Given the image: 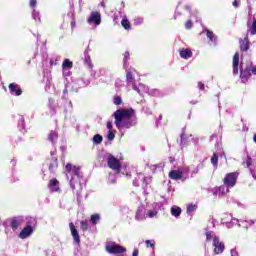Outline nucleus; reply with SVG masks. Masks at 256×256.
Masks as SVG:
<instances>
[{
    "label": "nucleus",
    "instance_id": "1",
    "mask_svg": "<svg viewBox=\"0 0 256 256\" xmlns=\"http://www.w3.org/2000/svg\"><path fill=\"white\" fill-rule=\"evenodd\" d=\"M112 117H114L115 126L120 133H123L133 127H137V114H135V110L133 108H120L113 113Z\"/></svg>",
    "mask_w": 256,
    "mask_h": 256
},
{
    "label": "nucleus",
    "instance_id": "2",
    "mask_svg": "<svg viewBox=\"0 0 256 256\" xmlns=\"http://www.w3.org/2000/svg\"><path fill=\"white\" fill-rule=\"evenodd\" d=\"M65 173L71 189L75 190L77 187H79V189H83L81 186L83 174L81 173V168L79 166H73V164L68 163L65 167Z\"/></svg>",
    "mask_w": 256,
    "mask_h": 256
},
{
    "label": "nucleus",
    "instance_id": "3",
    "mask_svg": "<svg viewBox=\"0 0 256 256\" xmlns=\"http://www.w3.org/2000/svg\"><path fill=\"white\" fill-rule=\"evenodd\" d=\"M252 75H256V66H253V61L251 59L246 62L242 60L240 65L241 81L247 83Z\"/></svg>",
    "mask_w": 256,
    "mask_h": 256
},
{
    "label": "nucleus",
    "instance_id": "4",
    "mask_svg": "<svg viewBox=\"0 0 256 256\" xmlns=\"http://www.w3.org/2000/svg\"><path fill=\"white\" fill-rule=\"evenodd\" d=\"M84 63L90 70V75L93 79H99L101 75H105V69H100L99 71L93 70V62H91V56H89V48L84 51Z\"/></svg>",
    "mask_w": 256,
    "mask_h": 256
},
{
    "label": "nucleus",
    "instance_id": "5",
    "mask_svg": "<svg viewBox=\"0 0 256 256\" xmlns=\"http://www.w3.org/2000/svg\"><path fill=\"white\" fill-rule=\"evenodd\" d=\"M126 83L128 89H133L139 84V74L133 68L126 69Z\"/></svg>",
    "mask_w": 256,
    "mask_h": 256
},
{
    "label": "nucleus",
    "instance_id": "6",
    "mask_svg": "<svg viewBox=\"0 0 256 256\" xmlns=\"http://www.w3.org/2000/svg\"><path fill=\"white\" fill-rule=\"evenodd\" d=\"M81 87H87V83L83 81V79L78 78L76 80H72L71 82L65 84L64 95H67L69 90L77 93Z\"/></svg>",
    "mask_w": 256,
    "mask_h": 256
},
{
    "label": "nucleus",
    "instance_id": "7",
    "mask_svg": "<svg viewBox=\"0 0 256 256\" xmlns=\"http://www.w3.org/2000/svg\"><path fill=\"white\" fill-rule=\"evenodd\" d=\"M237 223H243L244 227L248 229L249 224L255 225V220L243 221V220L235 219L231 215L228 216V220L227 218H222V224L226 225L227 229H231L234 225H237Z\"/></svg>",
    "mask_w": 256,
    "mask_h": 256
},
{
    "label": "nucleus",
    "instance_id": "8",
    "mask_svg": "<svg viewBox=\"0 0 256 256\" xmlns=\"http://www.w3.org/2000/svg\"><path fill=\"white\" fill-rule=\"evenodd\" d=\"M106 251L111 255H121L127 251V249L115 242H108L106 244Z\"/></svg>",
    "mask_w": 256,
    "mask_h": 256
},
{
    "label": "nucleus",
    "instance_id": "9",
    "mask_svg": "<svg viewBox=\"0 0 256 256\" xmlns=\"http://www.w3.org/2000/svg\"><path fill=\"white\" fill-rule=\"evenodd\" d=\"M184 171L186 174L181 170H172L169 172V177L174 181H185V179H189V167H186Z\"/></svg>",
    "mask_w": 256,
    "mask_h": 256
},
{
    "label": "nucleus",
    "instance_id": "10",
    "mask_svg": "<svg viewBox=\"0 0 256 256\" xmlns=\"http://www.w3.org/2000/svg\"><path fill=\"white\" fill-rule=\"evenodd\" d=\"M104 158L108 163V167L116 171V174L119 175V169H121V162L109 153H106Z\"/></svg>",
    "mask_w": 256,
    "mask_h": 256
},
{
    "label": "nucleus",
    "instance_id": "11",
    "mask_svg": "<svg viewBox=\"0 0 256 256\" xmlns=\"http://www.w3.org/2000/svg\"><path fill=\"white\" fill-rule=\"evenodd\" d=\"M212 247L214 255H221L223 254V251H225V243L221 241V238L219 236H214V239L212 241Z\"/></svg>",
    "mask_w": 256,
    "mask_h": 256
},
{
    "label": "nucleus",
    "instance_id": "12",
    "mask_svg": "<svg viewBox=\"0 0 256 256\" xmlns=\"http://www.w3.org/2000/svg\"><path fill=\"white\" fill-rule=\"evenodd\" d=\"M214 227H215V219L212 218L209 220L208 226L205 229L207 243H209V241L213 242V239H215V237H219V235H216V233L213 232Z\"/></svg>",
    "mask_w": 256,
    "mask_h": 256
},
{
    "label": "nucleus",
    "instance_id": "13",
    "mask_svg": "<svg viewBox=\"0 0 256 256\" xmlns=\"http://www.w3.org/2000/svg\"><path fill=\"white\" fill-rule=\"evenodd\" d=\"M87 23L88 25H92L93 29L99 27V25H101V13L97 11L91 12L87 19Z\"/></svg>",
    "mask_w": 256,
    "mask_h": 256
},
{
    "label": "nucleus",
    "instance_id": "14",
    "mask_svg": "<svg viewBox=\"0 0 256 256\" xmlns=\"http://www.w3.org/2000/svg\"><path fill=\"white\" fill-rule=\"evenodd\" d=\"M152 208L146 210V218L149 217L150 219H153V217H157V214L161 209H163V203L162 202H154L151 205Z\"/></svg>",
    "mask_w": 256,
    "mask_h": 256
},
{
    "label": "nucleus",
    "instance_id": "15",
    "mask_svg": "<svg viewBox=\"0 0 256 256\" xmlns=\"http://www.w3.org/2000/svg\"><path fill=\"white\" fill-rule=\"evenodd\" d=\"M191 142L194 145H197V143H199V138H194L193 135L187 136L185 133L181 134V142H180L181 149H183L184 147H187Z\"/></svg>",
    "mask_w": 256,
    "mask_h": 256
},
{
    "label": "nucleus",
    "instance_id": "16",
    "mask_svg": "<svg viewBox=\"0 0 256 256\" xmlns=\"http://www.w3.org/2000/svg\"><path fill=\"white\" fill-rule=\"evenodd\" d=\"M61 101H62V105H61V102H58L57 103L58 107H63L66 113H71V111H73V102H71V100L68 99L67 94H65L64 92H63Z\"/></svg>",
    "mask_w": 256,
    "mask_h": 256
},
{
    "label": "nucleus",
    "instance_id": "17",
    "mask_svg": "<svg viewBox=\"0 0 256 256\" xmlns=\"http://www.w3.org/2000/svg\"><path fill=\"white\" fill-rule=\"evenodd\" d=\"M237 177H239V173H237V172H232V173L226 174V176L224 178V185L226 187L233 188V186L236 185V183H237Z\"/></svg>",
    "mask_w": 256,
    "mask_h": 256
},
{
    "label": "nucleus",
    "instance_id": "18",
    "mask_svg": "<svg viewBox=\"0 0 256 256\" xmlns=\"http://www.w3.org/2000/svg\"><path fill=\"white\" fill-rule=\"evenodd\" d=\"M202 33H206V37H207V39H209L208 45L217 47V35H215V33H213V31H211L207 28H203Z\"/></svg>",
    "mask_w": 256,
    "mask_h": 256
},
{
    "label": "nucleus",
    "instance_id": "19",
    "mask_svg": "<svg viewBox=\"0 0 256 256\" xmlns=\"http://www.w3.org/2000/svg\"><path fill=\"white\" fill-rule=\"evenodd\" d=\"M147 219V209L145 206H140L135 213V221L141 222Z\"/></svg>",
    "mask_w": 256,
    "mask_h": 256
},
{
    "label": "nucleus",
    "instance_id": "20",
    "mask_svg": "<svg viewBox=\"0 0 256 256\" xmlns=\"http://www.w3.org/2000/svg\"><path fill=\"white\" fill-rule=\"evenodd\" d=\"M8 89L10 91V95H13L14 97H21V95H23V90L17 83H10Z\"/></svg>",
    "mask_w": 256,
    "mask_h": 256
},
{
    "label": "nucleus",
    "instance_id": "21",
    "mask_svg": "<svg viewBox=\"0 0 256 256\" xmlns=\"http://www.w3.org/2000/svg\"><path fill=\"white\" fill-rule=\"evenodd\" d=\"M139 180L143 182L144 193H146L145 185H149L151 183V177H144L143 174H139L138 178L133 180L134 187H139Z\"/></svg>",
    "mask_w": 256,
    "mask_h": 256
},
{
    "label": "nucleus",
    "instance_id": "22",
    "mask_svg": "<svg viewBox=\"0 0 256 256\" xmlns=\"http://www.w3.org/2000/svg\"><path fill=\"white\" fill-rule=\"evenodd\" d=\"M35 231V228L27 227L25 226L21 232L19 233L18 237L20 239H27L28 237H31L33 235V232Z\"/></svg>",
    "mask_w": 256,
    "mask_h": 256
},
{
    "label": "nucleus",
    "instance_id": "23",
    "mask_svg": "<svg viewBox=\"0 0 256 256\" xmlns=\"http://www.w3.org/2000/svg\"><path fill=\"white\" fill-rule=\"evenodd\" d=\"M21 223H23V217L19 216L16 218H12L10 221V227L12 231H17L19 227H21Z\"/></svg>",
    "mask_w": 256,
    "mask_h": 256
},
{
    "label": "nucleus",
    "instance_id": "24",
    "mask_svg": "<svg viewBox=\"0 0 256 256\" xmlns=\"http://www.w3.org/2000/svg\"><path fill=\"white\" fill-rule=\"evenodd\" d=\"M70 230H71V235L77 245L81 243V237L79 236V232L77 231V228H75V225L73 222L69 224Z\"/></svg>",
    "mask_w": 256,
    "mask_h": 256
},
{
    "label": "nucleus",
    "instance_id": "25",
    "mask_svg": "<svg viewBox=\"0 0 256 256\" xmlns=\"http://www.w3.org/2000/svg\"><path fill=\"white\" fill-rule=\"evenodd\" d=\"M134 91H136L137 93H139L141 96L145 95V93H148L149 91V87L146 86L143 83H138L136 86H134L132 88Z\"/></svg>",
    "mask_w": 256,
    "mask_h": 256
},
{
    "label": "nucleus",
    "instance_id": "26",
    "mask_svg": "<svg viewBox=\"0 0 256 256\" xmlns=\"http://www.w3.org/2000/svg\"><path fill=\"white\" fill-rule=\"evenodd\" d=\"M52 160L49 164V171L50 173H55L57 167H59V163L57 162V157H55V151H51Z\"/></svg>",
    "mask_w": 256,
    "mask_h": 256
},
{
    "label": "nucleus",
    "instance_id": "27",
    "mask_svg": "<svg viewBox=\"0 0 256 256\" xmlns=\"http://www.w3.org/2000/svg\"><path fill=\"white\" fill-rule=\"evenodd\" d=\"M59 139V132L57 130H51L48 134V141L52 143V145H57V140Z\"/></svg>",
    "mask_w": 256,
    "mask_h": 256
},
{
    "label": "nucleus",
    "instance_id": "28",
    "mask_svg": "<svg viewBox=\"0 0 256 256\" xmlns=\"http://www.w3.org/2000/svg\"><path fill=\"white\" fill-rule=\"evenodd\" d=\"M233 75H239V52H236L233 57Z\"/></svg>",
    "mask_w": 256,
    "mask_h": 256
},
{
    "label": "nucleus",
    "instance_id": "29",
    "mask_svg": "<svg viewBox=\"0 0 256 256\" xmlns=\"http://www.w3.org/2000/svg\"><path fill=\"white\" fill-rule=\"evenodd\" d=\"M181 59H191L193 52L189 48H182L179 52Z\"/></svg>",
    "mask_w": 256,
    "mask_h": 256
},
{
    "label": "nucleus",
    "instance_id": "30",
    "mask_svg": "<svg viewBox=\"0 0 256 256\" xmlns=\"http://www.w3.org/2000/svg\"><path fill=\"white\" fill-rule=\"evenodd\" d=\"M49 189L52 193H59V191H61L59 188V181H57V179L50 180Z\"/></svg>",
    "mask_w": 256,
    "mask_h": 256
},
{
    "label": "nucleus",
    "instance_id": "31",
    "mask_svg": "<svg viewBox=\"0 0 256 256\" xmlns=\"http://www.w3.org/2000/svg\"><path fill=\"white\" fill-rule=\"evenodd\" d=\"M48 107L50 109L51 115H55L57 109V103H55V99L49 98L48 99Z\"/></svg>",
    "mask_w": 256,
    "mask_h": 256
},
{
    "label": "nucleus",
    "instance_id": "32",
    "mask_svg": "<svg viewBox=\"0 0 256 256\" xmlns=\"http://www.w3.org/2000/svg\"><path fill=\"white\" fill-rule=\"evenodd\" d=\"M170 213L173 217H176V219L179 218L182 213L181 207L175 205L172 206L170 209Z\"/></svg>",
    "mask_w": 256,
    "mask_h": 256
},
{
    "label": "nucleus",
    "instance_id": "33",
    "mask_svg": "<svg viewBox=\"0 0 256 256\" xmlns=\"http://www.w3.org/2000/svg\"><path fill=\"white\" fill-rule=\"evenodd\" d=\"M147 94L150 95V97H163V92H161V90L155 89V88H152V89L148 88Z\"/></svg>",
    "mask_w": 256,
    "mask_h": 256
},
{
    "label": "nucleus",
    "instance_id": "34",
    "mask_svg": "<svg viewBox=\"0 0 256 256\" xmlns=\"http://www.w3.org/2000/svg\"><path fill=\"white\" fill-rule=\"evenodd\" d=\"M240 49L241 51H249V38L245 37L240 41Z\"/></svg>",
    "mask_w": 256,
    "mask_h": 256
},
{
    "label": "nucleus",
    "instance_id": "35",
    "mask_svg": "<svg viewBox=\"0 0 256 256\" xmlns=\"http://www.w3.org/2000/svg\"><path fill=\"white\" fill-rule=\"evenodd\" d=\"M229 189H231V187L226 186L225 184L220 186L215 193H218V195H226V193H229Z\"/></svg>",
    "mask_w": 256,
    "mask_h": 256
},
{
    "label": "nucleus",
    "instance_id": "36",
    "mask_svg": "<svg viewBox=\"0 0 256 256\" xmlns=\"http://www.w3.org/2000/svg\"><path fill=\"white\" fill-rule=\"evenodd\" d=\"M123 58V67L127 70L129 69V59H131L129 51H126Z\"/></svg>",
    "mask_w": 256,
    "mask_h": 256
},
{
    "label": "nucleus",
    "instance_id": "37",
    "mask_svg": "<svg viewBox=\"0 0 256 256\" xmlns=\"http://www.w3.org/2000/svg\"><path fill=\"white\" fill-rule=\"evenodd\" d=\"M35 225H37V220L35 218H27L26 227H30V229H35Z\"/></svg>",
    "mask_w": 256,
    "mask_h": 256
},
{
    "label": "nucleus",
    "instance_id": "38",
    "mask_svg": "<svg viewBox=\"0 0 256 256\" xmlns=\"http://www.w3.org/2000/svg\"><path fill=\"white\" fill-rule=\"evenodd\" d=\"M197 211V205L189 204L187 206V215L193 217V214Z\"/></svg>",
    "mask_w": 256,
    "mask_h": 256
},
{
    "label": "nucleus",
    "instance_id": "39",
    "mask_svg": "<svg viewBox=\"0 0 256 256\" xmlns=\"http://www.w3.org/2000/svg\"><path fill=\"white\" fill-rule=\"evenodd\" d=\"M32 19L36 21V23H41V13L35 9L32 11Z\"/></svg>",
    "mask_w": 256,
    "mask_h": 256
},
{
    "label": "nucleus",
    "instance_id": "40",
    "mask_svg": "<svg viewBox=\"0 0 256 256\" xmlns=\"http://www.w3.org/2000/svg\"><path fill=\"white\" fill-rule=\"evenodd\" d=\"M121 25L122 27H124V29H126V31H129V29H131V23L129 22V19H127V17H124L122 19Z\"/></svg>",
    "mask_w": 256,
    "mask_h": 256
},
{
    "label": "nucleus",
    "instance_id": "41",
    "mask_svg": "<svg viewBox=\"0 0 256 256\" xmlns=\"http://www.w3.org/2000/svg\"><path fill=\"white\" fill-rule=\"evenodd\" d=\"M100 220H101V216L99 214H93L90 218V223L92 225H97V223H99Z\"/></svg>",
    "mask_w": 256,
    "mask_h": 256
},
{
    "label": "nucleus",
    "instance_id": "42",
    "mask_svg": "<svg viewBox=\"0 0 256 256\" xmlns=\"http://www.w3.org/2000/svg\"><path fill=\"white\" fill-rule=\"evenodd\" d=\"M253 22H252V25L249 26V22H248V31H250V35H256V19L253 18Z\"/></svg>",
    "mask_w": 256,
    "mask_h": 256
},
{
    "label": "nucleus",
    "instance_id": "43",
    "mask_svg": "<svg viewBox=\"0 0 256 256\" xmlns=\"http://www.w3.org/2000/svg\"><path fill=\"white\" fill-rule=\"evenodd\" d=\"M211 163L215 169H217V165H219V155L217 153H214L213 156L211 157Z\"/></svg>",
    "mask_w": 256,
    "mask_h": 256
},
{
    "label": "nucleus",
    "instance_id": "44",
    "mask_svg": "<svg viewBox=\"0 0 256 256\" xmlns=\"http://www.w3.org/2000/svg\"><path fill=\"white\" fill-rule=\"evenodd\" d=\"M73 68V62L69 59H65L62 64V69H72Z\"/></svg>",
    "mask_w": 256,
    "mask_h": 256
},
{
    "label": "nucleus",
    "instance_id": "45",
    "mask_svg": "<svg viewBox=\"0 0 256 256\" xmlns=\"http://www.w3.org/2000/svg\"><path fill=\"white\" fill-rule=\"evenodd\" d=\"M93 143L95 145H100V143H103V136L99 135V134H96L94 135L93 137Z\"/></svg>",
    "mask_w": 256,
    "mask_h": 256
},
{
    "label": "nucleus",
    "instance_id": "46",
    "mask_svg": "<svg viewBox=\"0 0 256 256\" xmlns=\"http://www.w3.org/2000/svg\"><path fill=\"white\" fill-rule=\"evenodd\" d=\"M203 167H205V164L203 162H200L192 171V175H197V173H199V171H201Z\"/></svg>",
    "mask_w": 256,
    "mask_h": 256
},
{
    "label": "nucleus",
    "instance_id": "47",
    "mask_svg": "<svg viewBox=\"0 0 256 256\" xmlns=\"http://www.w3.org/2000/svg\"><path fill=\"white\" fill-rule=\"evenodd\" d=\"M68 17H71V28H72V29H75V25H76V22H75V13L69 12V13H68Z\"/></svg>",
    "mask_w": 256,
    "mask_h": 256
},
{
    "label": "nucleus",
    "instance_id": "48",
    "mask_svg": "<svg viewBox=\"0 0 256 256\" xmlns=\"http://www.w3.org/2000/svg\"><path fill=\"white\" fill-rule=\"evenodd\" d=\"M185 9H186V11H188L190 13L191 17H196V19H197V16L199 15L198 11L191 12V6L190 5H186Z\"/></svg>",
    "mask_w": 256,
    "mask_h": 256
},
{
    "label": "nucleus",
    "instance_id": "49",
    "mask_svg": "<svg viewBox=\"0 0 256 256\" xmlns=\"http://www.w3.org/2000/svg\"><path fill=\"white\" fill-rule=\"evenodd\" d=\"M80 227H81L82 231H87V229H89V223L85 220H82L80 222Z\"/></svg>",
    "mask_w": 256,
    "mask_h": 256
},
{
    "label": "nucleus",
    "instance_id": "50",
    "mask_svg": "<svg viewBox=\"0 0 256 256\" xmlns=\"http://www.w3.org/2000/svg\"><path fill=\"white\" fill-rule=\"evenodd\" d=\"M18 127L20 129H25V118L23 116H20L19 118Z\"/></svg>",
    "mask_w": 256,
    "mask_h": 256
},
{
    "label": "nucleus",
    "instance_id": "51",
    "mask_svg": "<svg viewBox=\"0 0 256 256\" xmlns=\"http://www.w3.org/2000/svg\"><path fill=\"white\" fill-rule=\"evenodd\" d=\"M145 243H146L147 249H149V247L151 249H155V240H146Z\"/></svg>",
    "mask_w": 256,
    "mask_h": 256
},
{
    "label": "nucleus",
    "instance_id": "52",
    "mask_svg": "<svg viewBox=\"0 0 256 256\" xmlns=\"http://www.w3.org/2000/svg\"><path fill=\"white\" fill-rule=\"evenodd\" d=\"M113 103L114 105H121L123 103V99H121V96H115Z\"/></svg>",
    "mask_w": 256,
    "mask_h": 256
},
{
    "label": "nucleus",
    "instance_id": "53",
    "mask_svg": "<svg viewBox=\"0 0 256 256\" xmlns=\"http://www.w3.org/2000/svg\"><path fill=\"white\" fill-rule=\"evenodd\" d=\"M63 69V76L70 77L71 76V68H62Z\"/></svg>",
    "mask_w": 256,
    "mask_h": 256
},
{
    "label": "nucleus",
    "instance_id": "54",
    "mask_svg": "<svg viewBox=\"0 0 256 256\" xmlns=\"http://www.w3.org/2000/svg\"><path fill=\"white\" fill-rule=\"evenodd\" d=\"M107 139L108 141H113V139H115V134L113 133V131L111 130L108 131Z\"/></svg>",
    "mask_w": 256,
    "mask_h": 256
},
{
    "label": "nucleus",
    "instance_id": "55",
    "mask_svg": "<svg viewBox=\"0 0 256 256\" xmlns=\"http://www.w3.org/2000/svg\"><path fill=\"white\" fill-rule=\"evenodd\" d=\"M44 81H46V83H50L51 81V74L49 72H44Z\"/></svg>",
    "mask_w": 256,
    "mask_h": 256
},
{
    "label": "nucleus",
    "instance_id": "56",
    "mask_svg": "<svg viewBox=\"0 0 256 256\" xmlns=\"http://www.w3.org/2000/svg\"><path fill=\"white\" fill-rule=\"evenodd\" d=\"M134 25H143V18L141 17L135 18Z\"/></svg>",
    "mask_w": 256,
    "mask_h": 256
},
{
    "label": "nucleus",
    "instance_id": "57",
    "mask_svg": "<svg viewBox=\"0 0 256 256\" xmlns=\"http://www.w3.org/2000/svg\"><path fill=\"white\" fill-rule=\"evenodd\" d=\"M193 28V22L191 20H188L185 24V29H192Z\"/></svg>",
    "mask_w": 256,
    "mask_h": 256
},
{
    "label": "nucleus",
    "instance_id": "58",
    "mask_svg": "<svg viewBox=\"0 0 256 256\" xmlns=\"http://www.w3.org/2000/svg\"><path fill=\"white\" fill-rule=\"evenodd\" d=\"M29 5L32 9H35V7H37V0H30Z\"/></svg>",
    "mask_w": 256,
    "mask_h": 256
},
{
    "label": "nucleus",
    "instance_id": "59",
    "mask_svg": "<svg viewBox=\"0 0 256 256\" xmlns=\"http://www.w3.org/2000/svg\"><path fill=\"white\" fill-rule=\"evenodd\" d=\"M198 88L200 89V91H205V84L202 82H198Z\"/></svg>",
    "mask_w": 256,
    "mask_h": 256
},
{
    "label": "nucleus",
    "instance_id": "60",
    "mask_svg": "<svg viewBox=\"0 0 256 256\" xmlns=\"http://www.w3.org/2000/svg\"><path fill=\"white\" fill-rule=\"evenodd\" d=\"M47 53V47L45 46V44L42 45V55L43 57H45V54Z\"/></svg>",
    "mask_w": 256,
    "mask_h": 256
},
{
    "label": "nucleus",
    "instance_id": "61",
    "mask_svg": "<svg viewBox=\"0 0 256 256\" xmlns=\"http://www.w3.org/2000/svg\"><path fill=\"white\" fill-rule=\"evenodd\" d=\"M231 256H239V252L236 249L231 250Z\"/></svg>",
    "mask_w": 256,
    "mask_h": 256
},
{
    "label": "nucleus",
    "instance_id": "62",
    "mask_svg": "<svg viewBox=\"0 0 256 256\" xmlns=\"http://www.w3.org/2000/svg\"><path fill=\"white\" fill-rule=\"evenodd\" d=\"M245 163H246L247 167H251V157L248 156Z\"/></svg>",
    "mask_w": 256,
    "mask_h": 256
},
{
    "label": "nucleus",
    "instance_id": "63",
    "mask_svg": "<svg viewBox=\"0 0 256 256\" xmlns=\"http://www.w3.org/2000/svg\"><path fill=\"white\" fill-rule=\"evenodd\" d=\"M107 129L111 131L113 129V123L112 122H107Z\"/></svg>",
    "mask_w": 256,
    "mask_h": 256
},
{
    "label": "nucleus",
    "instance_id": "64",
    "mask_svg": "<svg viewBox=\"0 0 256 256\" xmlns=\"http://www.w3.org/2000/svg\"><path fill=\"white\" fill-rule=\"evenodd\" d=\"M132 256H139V250L135 249L132 253Z\"/></svg>",
    "mask_w": 256,
    "mask_h": 256
}]
</instances>
